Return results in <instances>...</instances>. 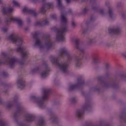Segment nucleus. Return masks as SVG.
<instances>
[{
  "label": "nucleus",
  "mask_w": 126,
  "mask_h": 126,
  "mask_svg": "<svg viewBox=\"0 0 126 126\" xmlns=\"http://www.w3.org/2000/svg\"><path fill=\"white\" fill-rule=\"evenodd\" d=\"M121 31H122V30L120 26H115L109 29V32L110 33L119 34Z\"/></svg>",
  "instance_id": "nucleus-9"
},
{
  "label": "nucleus",
  "mask_w": 126,
  "mask_h": 126,
  "mask_svg": "<svg viewBox=\"0 0 126 126\" xmlns=\"http://www.w3.org/2000/svg\"><path fill=\"white\" fill-rule=\"evenodd\" d=\"M2 31L3 32H6V31H7V28H2Z\"/></svg>",
  "instance_id": "nucleus-26"
},
{
  "label": "nucleus",
  "mask_w": 126,
  "mask_h": 126,
  "mask_svg": "<svg viewBox=\"0 0 126 126\" xmlns=\"http://www.w3.org/2000/svg\"><path fill=\"white\" fill-rule=\"evenodd\" d=\"M78 64H76V66H78Z\"/></svg>",
  "instance_id": "nucleus-39"
},
{
  "label": "nucleus",
  "mask_w": 126,
  "mask_h": 126,
  "mask_svg": "<svg viewBox=\"0 0 126 126\" xmlns=\"http://www.w3.org/2000/svg\"><path fill=\"white\" fill-rule=\"evenodd\" d=\"M94 41V40L93 39H90V45H91V44H92V43H93Z\"/></svg>",
  "instance_id": "nucleus-28"
},
{
  "label": "nucleus",
  "mask_w": 126,
  "mask_h": 126,
  "mask_svg": "<svg viewBox=\"0 0 126 126\" xmlns=\"http://www.w3.org/2000/svg\"><path fill=\"white\" fill-rule=\"evenodd\" d=\"M7 63L11 66H12V65H14L17 63V59L14 58L12 59L9 58L7 60Z\"/></svg>",
  "instance_id": "nucleus-10"
},
{
  "label": "nucleus",
  "mask_w": 126,
  "mask_h": 126,
  "mask_svg": "<svg viewBox=\"0 0 126 126\" xmlns=\"http://www.w3.org/2000/svg\"><path fill=\"white\" fill-rule=\"evenodd\" d=\"M71 0H65V1H66V2H70V1Z\"/></svg>",
  "instance_id": "nucleus-34"
},
{
  "label": "nucleus",
  "mask_w": 126,
  "mask_h": 126,
  "mask_svg": "<svg viewBox=\"0 0 126 126\" xmlns=\"http://www.w3.org/2000/svg\"><path fill=\"white\" fill-rule=\"evenodd\" d=\"M80 51L81 52H83V50H81V49H80Z\"/></svg>",
  "instance_id": "nucleus-38"
},
{
  "label": "nucleus",
  "mask_w": 126,
  "mask_h": 126,
  "mask_svg": "<svg viewBox=\"0 0 126 126\" xmlns=\"http://www.w3.org/2000/svg\"><path fill=\"white\" fill-rule=\"evenodd\" d=\"M20 126H24L23 125H20Z\"/></svg>",
  "instance_id": "nucleus-40"
},
{
  "label": "nucleus",
  "mask_w": 126,
  "mask_h": 126,
  "mask_svg": "<svg viewBox=\"0 0 126 126\" xmlns=\"http://www.w3.org/2000/svg\"><path fill=\"white\" fill-rule=\"evenodd\" d=\"M122 56L124 57V58H126V52L123 53Z\"/></svg>",
  "instance_id": "nucleus-30"
},
{
  "label": "nucleus",
  "mask_w": 126,
  "mask_h": 126,
  "mask_svg": "<svg viewBox=\"0 0 126 126\" xmlns=\"http://www.w3.org/2000/svg\"><path fill=\"white\" fill-rule=\"evenodd\" d=\"M35 45L36 46H39L40 48H43H43H45V49H50V48L52 47V42L50 39H48L46 41L45 44L43 45V46H42L41 40L39 39H37Z\"/></svg>",
  "instance_id": "nucleus-4"
},
{
  "label": "nucleus",
  "mask_w": 126,
  "mask_h": 126,
  "mask_svg": "<svg viewBox=\"0 0 126 126\" xmlns=\"http://www.w3.org/2000/svg\"><path fill=\"white\" fill-rule=\"evenodd\" d=\"M0 63H1L0 62Z\"/></svg>",
  "instance_id": "nucleus-42"
},
{
  "label": "nucleus",
  "mask_w": 126,
  "mask_h": 126,
  "mask_svg": "<svg viewBox=\"0 0 126 126\" xmlns=\"http://www.w3.org/2000/svg\"><path fill=\"white\" fill-rule=\"evenodd\" d=\"M58 6H62V1L61 0H56Z\"/></svg>",
  "instance_id": "nucleus-24"
},
{
  "label": "nucleus",
  "mask_w": 126,
  "mask_h": 126,
  "mask_svg": "<svg viewBox=\"0 0 126 126\" xmlns=\"http://www.w3.org/2000/svg\"><path fill=\"white\" fill-rule=\"evenodd\" d=\"M62 55H68V53H67V51H66V49H63L62 51Z\"/></svg>",
  "instance_id": "nucleus-23"
},
{
  "label": "nucleus",
  "mask_w": 126,
  "mask_h": 126,
  "mask_svg": "<svg viewBox=\"0 0 126 126\" xmlns=\"http://www.w3.org/2000/svg\"><path fill=\"white\" fill-rule=\"evenodd\" d=\"M44 0H42L43 1H44Z\"/></svg>",
  "instance_id": "nucleus-43"
},
{
  "label": "nucleus",
  "mask_w": 126,
  "mask_h": 126,
  "mask_svg": "<svg viewBox=\"0 0 126 126\" xmlns=\"http://www.w3.org/2000/svg\"><path fill=\"white\" fill-rule=\"evenodd\" d=\"M9 40L12 41L13 43H19L20 45L23 44V40L22 39L18 38L16 35L14 33L11 34L9 37Z\"/></svg>",
  "instance_id": "nucleus-7"
},
{
  "label": "nucleus",
  "mask_w": 126,
  "mask_h": 126,
  "mask_svg": "<svg viewBox=\"0 0 126 126\" xmlns=\"http://www.w3.org/2000/svg\"><path fill=\"white\" fill-rule=\"evenodd\" d=\"M12 11H13V9L12 8H3L1 10L2 13L3 14H7V13H10V12H12Z\"/></svg>",
  "instance_id": "nucleus-11"
},
{
  "label": "nucleus",
  "mask_w": 126,
  "mask_h": 126,
  "mask_svg": "<svg viewBox=\"0 0 126 126\" xmlns=\"http://www.w3.org/2000/svg\"><path fill=\"white\" fill-rule=\"evenodd\" d=\"M41 76L43 78L46 77V76H48V69H46L41 73Z\"/></svg>",
  "instance_id": "nucleus-18"
},
{
  "label": "nucleus",
  "mask_w": 126,
  "mask_h": 126,
  "mask_svg": "<svg viewBox=\"0 0 126 126\" xmlns=\"http://www.w3.org/2000/svg\"><path fill=\"white\" fill-rule=\"evenodd\" d=\"M105 65H106V67H109V66H110V64L106 63Z\"/></svg>",
  "instance_id": "nucleus-33"
},
{
  "label": "nucleus",
  "mask_w": 126,
  "mask_h": 126,
  "mask_svg": "<svg viewBox=\"0 0 126 126\" xmlns=\"http://www.w3.org/2000/svg\"><path fill=\"white\" fill-rule=\"evenodd\" d=\"M51 61L53 63L57 64L58 66V67H59V69L62 72H66V70H67V67H68V64L67 63H59L58 59L54 57L51 58Z\"/></svg>",
  "instance_id": "nucleus-2"
},
{
  "label": "nucleus",
  "mask_w": 126,
  "mask_h": 126,
  "mask_svg": "<svg viewBox=\"0 0 126 126\" xmlns=\"http://www.w3.org/2000/svg\"><path fill=\"white\" fill-rule=\"evenodd\" d=\"M17 86L19 88H23L24 87V82L22 80H19L17 81Z\"/></svg>",
  "instance_id": "nucleus-15"
},
{
  "label": "nucleus",
  "mask_w": 126,
  "mask_h": 126,
  "mask_svg": "<svg viewBox=\"0 0 126 126\" xmlns=\"http://www.w3.org/2000/svg\"><path fill=\"white\" fill-rule=\"evenodd\" d=\"M44 24H48V21L47 20H45L43 22Z\"/></svg>",
  "instance_id": "nucleus-32"
},
{
  "label": "nucleus",
  "mask_w": 126,
  "mask_h": 126,
  "mask_svg": "<svg viewBox=\"0 0 126 126\" xmlns=\"http://www.w3.org/2000/svg\"><path fill=\"white\" fill-rule=\"evenodd\" d=\"M11 4L14 5V6H16L17 7H19L20 6V3L15 0H12L11 1Z\"/></svg>",
  "instance_id": "nucleus-17"
},
{
  "label": "nucleus",
  "mask_w": 126,
  "mask_h": 126,
  "mask_svg": "<svg viewBox=\"0 0 126 126\" xmlns=\"http://www.w3.org/2000/svg\"><path fill=\"white\" fill-rule=\"evenodd\" d=\"M87 108H88V105H84L81 109L76 111V112H75V117H76V118H78V119L82 118L83 113H84V111L86 110Z\"/></svg>",
  "instance_id": "nucleus-6"
},
{
  "label": "nucleus",
  "mask_w": 126,
  "mask_h": 126,
  "mask_svg": "<svg viewBox=\"0 0 126 126\" xmlns=\"http://www.w3.org/2000/svg\"><path fill=\"white\" fill-rule=\"evenodd\" d=\"M5 21L7 23H8V22H17L18 25H22V21L21 20V19L16 17H8L7 19H5Z\"/></svg>",
  "instance_id": "nucleus-5"
},
{
  "label": "nucleus",
  "mask_w": 126,
  "mask_h": 126,
  "mask_svg": "<svg viewBox=\"0 0 126 126\" xmlns=\"http://www.w3.org/2000/svg\"><path fill=\"white\" fill-rule=\"evenodd\" d=\"M52 19H56V15H53L51 16Z\"/></svg>",
  "instance_id": "nucleus-29"
},
{
  "label": "nucleus",
  "mask_w": 126,
  "mask_h": 126,
  "mask_svg": "<svg viewBox=\"0 0 126 126\" xmlns=\"http://www.w3.org/2000/svg\"><path fill=\"white\" fill-rule=\"evenodd\" d=\"M37 70H38V68H35L34 69V71H37Z\"/></svg>",
  "instance_id": "nucleus-36"
},
{
  "label": "nucleus",
  "mask_w": 126,
  "mask_h": 126,
  "mask_svg": "<svg viewBox=\"0 0 126 126\" xmlns=\"http://www.w3.org/2000/svg\"><path fill=\"white\" fill-rule=\"evenodd\" d=\"M84 83V82H80L77 84L75 85H71L69 86V89L70 90H72L73 89H75V88L78 87V86H80V85H83V84Z\"/></svg>",
  "instance_id": "nucleus-14"
},
{
  "label": "nucleus",
  "mask_w": 126,
  "mask_h": 126,
  "mask_svg": "<svg viewBox=\"0 0 126 126\" xmlns=\"http://www.w3.org/2000/svg\"><path fill=\"white\" fill-rule=\"evenodd\" d=\"M51 7V3H46L45 5H44L42 8L40 9V12L42 13H45L46 10L45 8H50Z\"/></svg>",
  "instance_id": "nucleus-12"
},
{
  "label": "nucleus",
  "mask_w": 126,
  "mask_h": 126,
  "mask_svg": "<svg viewBox=\"0 0 126 126\" xmlns=\"http://www.w3.org/2000/svg\"><path fill=\"white\" fill-rule=\"evenodd\" d=\"M72 102H74V101H73V100H72Z\"/></svg>",
  "instance_id": "nucleus-41"
},
{
  "label": "nucleus",
  "mask_w": 126,
  "mask_h": 126,
  "mask_svg": "<svg viewBox=\"0 0 126 126\" xmlns=\"http://www.w3.org/2000/svg\"><path fill=\"white\" fill-rule=\"evenodd\" d=\"M72 26H74V25H75V23H74V22L72 23Z\"/></svg>",
  "instance_id": "nucleus-35"
},
{
  "label": "nucleus",
  "mask_w": 126,
  "mask_h": 126,
  "mask_svg": "<svg viewBox=\"0 0 126 126\" xmlns=\"http://www.w3.org/2000/svg\"><path fill=\"white\" fill-rule=\"evenodd\" d=\"M48 99V93L44 92L43 93V95L41 97H37L35 96H32V100L34 102L35 104H36L38 107L40 108H43L45 103H44V100H47Z\"/></svg>",
  "instance_id": "nucleus-1"
},
{
  "label": "nucleus",
  "mask_w": 126,
  "mask_h": 126,
  "mask_svg": "<svg viewBox=\"0 0 126 126\" xmlns=\"http://www.w3.org/2000/svg\"><path fill=\"white\" fill-rule=\"evenodd\" d=\"M99 13H100V14H101L102 15H104V14H105V9H101L99 10L98 11Z\"/></svg>",
  "instance_id": "nucleus-22"
},
{
  "label": "nucleus",
  "mask_w": 126,
  "mask_h": 126,
  "mask_svg": "<svg viewBox=\"0 0 126 126\" xmlns=\"http://www.w3.org/2000/svg\"><path fill=\"white\" fill-rule=\"evenodd\" d=\"M51 121H52L53 123H55V124H57L58 123V120L55 118H51Z\"/></svg>",
  "instance_id": "nucleus-25"
},
{
  "label": "nucleus",
  "mask_w": 126,
  "mask_h": 126,
  "mask_svg": "<svg viewBox=\"0 0 126 126\" xmlns=\"http://www.w3.org/2000/svg\"><path fill=\"white\" fill-rule=\"evenodd\" d=\"M0 126H5L4 123L2 121H0Z\"/></svg>",
  "instance_id": "nucleus-27"
},
{
  "label": "nucleus",
  "mask_w": 126,
  "mask_h": 126,
  "mask_svg": "<svg viewBox=\"0 0 126 126\" xmlns=\"http://www.w3.org/2000/svg\"><path fill=\"white\" fill-rule=\"evenodd\" d=\"M61 20L63 23H66V17L65 14H63L61 15Z\"/></svg>",
  "instance_id": "nucleus-19"
},
{
  "label": "nucleus",
  "mask_w": 126,
  "mask_h": 126,
  "mask_svg": "<svg viewBox=\"0 0 126 126\" xmlns=\"http://www.w3.org/2000/svg\"><path fill=\"white\" fill-rule=\"evenodd\" d=\"M32 2H37L38 1V0H31Z\"/></svg>",
  "instance_id": "nucleus-31"
},
{
  "label": "nucleus",
  "mask_w": 126,
  "mask_h": 126,
  "mask_svg": "<svg viewBox=\"0 0 126 126\" xmlns=\"http://www.w3.org/2000/svg\"><path fill=\"white\" fill-rule=\"evenodd\" d=\"M17 52H19V53H21L22 56L23 57H26V56H27V48L26 46H22L19 47L17 49Z\"/></svg>",
  "instance_id": "nucleus-8"
},
{
  "label": "nucleus",
  "mask_w": 126,
  "mask_h": 126,
  "mask_svg": "<svg viewBox=\"0 0 126 126\" xmlns=\"http://www.w3.org/2000/svg\"><path fill=\"white\" fill-rule=\"evenodd\" d=\"M45 124V122L44 121V120L40 119L39 120L37 126H44V124Z\"/></svg>",
  "instance_id": "nucleus-20"
},
{
  "label": "nucleus",
  "mask_w": 126,
  "mask_h": 126,
  "mask_svg": "<svg viewBox=\"0 0 126 126\" xmlns=\"http://www.w3.org/2000/svg\"><path fill=\"white\" fill-rule=\"evenodd\" d=\"M108 14L110 17L112 18V16L114 15V10H113V9H110L108 12Z\"/></svg>",
  "instance_id": "nucleus-21"
},
{
  "label": "nucleus",
  "mask_w": 126,
  "mask_h": 126,
  "mask_svg": "<svg viewBox=\"0 0 126 126\" xmlns=\"http://www.w3.org/2000/svg\"><path fill=\"white\" fill-rule=\"evenodd\" d=\"M23 12H31V13H32V15H33V16H36V12H35V11L29 9L27 7H24L23 8Z\"/></svg>",
  "instance_id": "nucleus-13"
},
{
  "label": "nucleus",
  "mask_w": 126,
  "mask_h": 126,
  "mask_svg": "<svg viewBox=\"0 0 126 126\" xmlns=\"http://www.w3.org/2000/svg\"><path fill=\"white\" fill-rule=\"evenodd\" d=\"M34 120V117H33V115L32 114H28L26 117V121L27 122H32Z\"/></svg>",
  "instance_id": "nucleus-16"
},
{
  "label": "nucleus",
  "mask_w": 126,
  "mask_h": 126,
  "mask_svg": "<svg viewBox=\"0 0 126 126\" xmlns=\"http://www.w3.org/2000/svg\"><path fill=\"white\" fill-rule=\"evenodd\" d=\"M2 1V0H0V3H1Z\"/></svg>",
  "instance_id": "nucleus-37"
},
{
  "label": "nucleus",
  "mask_w": 126,
  "mask_h": 126,
  "mask_svg": "<svg viewBox=\"0 0 126 126\" xmlns=\"http://www.w3.org/2000/svg\"><path fill=\"white\" fill-rule=\"evenodd\" d=\"M66 31V27L64 26L61 29L56 30V40L57 41H63L64 40V34L63 33Z\"/></svg>",
  "instance_id": "nucleus-3"
}]
</instances>
